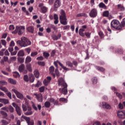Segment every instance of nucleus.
I'll return each mask as SVG.
<instances>
[{"instance_id":"f257e3e1","label":"nucleus","mask_w":125,"mask_h":125,"mask_svg":"<svg viewBox=\"0 0 125 125\" xmlns=\"http://www.w3.org/2000/svg\"><path fill=\"white\" fill-rule=\"evenodd\" d=\"M58 84L59 86L61 87L59 89L61 93H62V94L66 95V94L68 93V89H67L68 85L67 84V83H66L63 78H60L58 80Z\"/></svg>"},{"instance_id":"f03ea898","label":"nucleus","mask_w":125,"mask_h":125,"mask_svg":"<svg viewBox=\"0 0 125 125\" xmlns=\"http://www.w3.org/2000/svg\"><path fill=\"white\" fill-rule=\"evenodd\" d=\"M21 108L23 112H24L25 116H32V114H33V111H32V107L29 106V103L28 102L22 104Z\"/></svg>"},{"instance_id":"7ed1b4c3","label":"nucleus","mask_w":125,"mask_h":125,"mask_svg":"<svg viewBox=\"0 0 125 125\" xmlns=\"http://www.w3.org/2000/svg\"><path fill=\"white\" fill-rule=\"evenodd\" d=\"M17 44H19L21 47H26L28 45H31L32 42L25 37L21 38V41H17Z\"/></svg>"},{"instance_id":"20e7f679","label":"nucleus","mask_w":125,"mask_h":125,"mask_svg":"<svg viewBox=\"0 0 125 125\" xmlns=\"http://www.w3.org/2000/svg\"><path fill=\"white\" fill-rule=\"evenodd\" d=\"M60 15L59 19L61 24L64 25H67L68 22L67 21V17L66 16L65 11L62 9L60 12Z\"/></svg>"},{"instance_id":"39448f33","label":"nucleus","mask_w":125,"mask_h":125,"mask_svg":"<svg viewBox=\"0 0 125 125\" xmlns=\"http://www.w3.org/2000/svg\"><path fill=\"white\" fill-rule=\"evenodd\" d=\"M111 26L116 30H122V25L120 21L117 20H113L111 22Z\"/></svg>"},{"instance_id":"423d86ee","label":"nucleus","mask_w":125,"mask_h":125,"mask_svg":"<svg viewBox=\"0 0 125 125\" xmlns=\"http://www.w3.org/2000/svg\"><path fill=\"white\" fill-rule=\"evenodd\" d=\"M25 32V26H16L15 31H13V34H17L21 35L24 33Z\"/></svg>"},{"instance_id":"0eeeda50","label":"nucleus","mask_w":125,"mask_h":125,"mask_svg":"<svg viewBox=\"0 0 125 125\" xmlns=\"http://www.w3.org/2000/svg\"><path fill=\"white\" fill-rule=\"evenodd\" d=\"M57 63H58L59 65H60V66H61L62 69H64V71H70V69L69 68H67L66 67L63 65V64L59 62V61H57L54 62V64L57 68H58V65L57 64Z\"/></svg>"},{"instance_id":"6e6552de","label":"nucleus","mask_w":125,"mask_h":125,"mask_svg":"<svg viewBox=\"0 0 125 125\" xmlns=\"http://www.w3.org/2000/svg\"><path fill=\"white\" fill-rule=\"evenodd\" d=\"M12 106L14 108H15L16 111L18 115V116H21V113L22 112V110H21V108H20V107H19L17 104H16L15 103H13L12 104Z\"/></svg>"},{"instance_id":"1a4fd4ad","label":"nucleus","mask_w":125,"mask_h":125,"mask_svg":"<svg viewBox=\"0 0 125 125\" xmlns=\"http://www.w3.org/2000/svg\"><path fill=\"white\" fill-rule=\"evenodd\" d=\"M19 71L23 74H26L28 73V70L25 69V65L24 64H21L19 66Z\"/></svg>"},{"instance_id":"9d476101","label":"nucleus","mask_w":125,"mask_h":125,"mask_svg":"<svg viewBox=\"0 0 125 125\" xmlns=\"http://www.w3.org/2000/svg\"><path fill=\"white\" fill-rule=\"evenodd\" d=\"M12 91H13L14 93L17 95V97L19 99H23L24 98V96L21 93L19 92L17 90L15 89H12Z\"/></svg>"},{"instance_id":"9b49d317","label":"nucleus","mask_w":125,"mask_h":125,"mask_svg":"<svg viewBox=\"0 0 125 125\" xmlns=\"http://www.w3.org/2000/svg\"><path fill=\"white\" fill-rule=\"evenodd\" d=\"M89 16L92 18H94L96 16H97V10L96 9H93L89 13Z\"/></svg>"},{"instance_id":"f8f14e48","label":"nucleus","mask_w":125,"mask_h":125,"mask_svg":"<svg viewBox=\"0 0 125 125\" xmlns=\"http://www.w3.org/2000/svg\"><path fill=\"white\" fill-rule=\"evenodd\" d=\"M34 95L36 96L38 102H42L43 98H42V93H39L38 94H34Z\"/></svg>"},{"instance_id":"ddd939ff","label":"nucleus","mask_w":125,"mask_h":125,"mask_svg":"<svg viewBox=\"0 0 125 125\" xmlns=\"http://www.w3.org/2000/svg\"><path fill=\"white\" fill-rule=\"evenodd\" d=\"M101 105L102 106L103 108L104 109H106V110H110V109H111V106L110 104H108L106 102L102 103Z\"/></svg>"},{"instance_id":"4468645a","label":"nucleus","mask_w":125,"mask_h":125,"mask_svg":"<svg viewBox=\"0 0 125 125\" xmlns=\"http://www.w3.org/2000/svg\"><path fill=\"white\" fill-rule=\"evenodd\" d=\"M61 5V0H55V3L54 4V9H57L58 7H60Z\"/></svg>"},{"instance_id":"2eb2a0df","label":"nucleus","mask_w":125,"mask_h":125,"mask_svg":"<svg viewBox=\"0 0 125 125\" xmlns=\"http://www.w3.org/2000/svg\"><path fill=\"white\" fill-rule=\"evenodd\" d=\"M117 116L120 119H125V114L124 112L122 111H117Z\"/></svg>"},{"instance_id":"dca6fc26","label":"nucleus","mask_w":125,"mask_h":125,"mask_svg":"<svg viewBox=\"0 0 125 125\" xmlns=\"http://www.w3.org/2000/svg\"><path fill=\"white\" fill-rule=\"evenodd\" d=\"M49 71L50 75H52L53 78H55V74H54V66H51L49 68Z\"/></svg>"},{"instance_id":"f3484780","label":"nucleus","mask_w":125,"mask_h":125,"mask_svg":"<svg viewBox=\"0 0 125 125\" xmlns=\"http://www.w3.org/2000/svg\"><path fill=\"white\" fill-rule=\"evenodd\" d=\"M59 18L58 17V15L57 14H55L54 15V19L55 20L54 23L56 25H57V24L59 23V21L58 20Z\"/></svg>"},{"instance_id":"a211bd4d","label":"nucleus","mask_w":125,"mask_h":125,"mask_svg":"<svg viewBox=\"0 0 125 125\" xmlns=\"http://www.w3.org/2000/svg\"><path fill=\"white\" fill-rule=\"evenodd\" d=\"M117 9L120 11H125V7L124 6V5L119 4L117 5Z\"/></svg>"},{"instance_id":"6ab92c4d","label":"nucleus","mask_w":125,"mask_h":125,"mask_svg":"<svg viewBox=\"0 0 125 125\" xmlns=\"http://www.w3.org/2000/svg\"><path fill=\"white\" fill-rule=\"evenodd\" d=\"M0 113L1 116H2L3 119H6V118H7L8 115L7 114V113H6L5 111L0 110Z\"/></svg>"},{"instance_id":"aec40b11","label":"nucleus","mask_w":125,"mask_h":125,"mask_svg":"<svg viewBox=\"0 0 125 125\" xmlns=\"http://www.w3.org/2000/svg\"><path fill=\"white\" fill-rule=\"evenodd\" d=\"M26 30L29 33L34 34V32L35 31V28H34V27L33 26H29L26 28Z\"/></svg>"},{"instance_id":"412c9836","label":"nucleus","mask_w":125,"mask_h":125,"mask_svg":"<svg viewBox=\"0 0 125 125\" xmlns=\"http://www.w3.org/2000/svg\"><path fill=\"white\" fill-rule=\"evenodd\" d=\"M84 31H85V30L80 28L79 31V34L80 36H81V37H84L85 33H83V32H84Z\"/></svg>"},{"instance_id":"4be33fe9","label":"nucleus","mask_w":125,"mask_h":125,"mask_svg":"<svg viewBox=\"0 0 125 125\" xmlns=\"http://www.w3.org/2000/svg\"><path fill=\"white\" fill-rule=\"evenodd\" d=\"M1 103H3L4 105H6V104H8L9 103V101L5 98H2Z\"/></svg>"},{"instance_id":"5701e85b","label":"nucleus","mask_w":125,"mask_h":125,"mask_svg":"<svg viewBox=\"0 0 125 125\" xmlns=\"http://www.w3.org/2000/svg\"><path fill=\"white\" fill-rule=\"evenodd\" d=\"M99 7H100V8H104V9H107V6L103 2L100 3L99 4Z\"/></svg>"},{"instance_id":"b1692460","label":"nucleus","mask_w":125,"mask_h":125,"mask_svg":"<svg viewBox=\"0 0 125 125\" xmlns=\"http://www.w3.org/2000/svg\"><path fill=\"white\" fill-rule=\"evenodd\" d=\"M65 65L67 67H69L70 68H73V63H72V62H71L70 61H66L65 62Z\"/></svg>"},{"instance_id":"393cba45","label":"nucleus","mask_w":125,"mask_h":125,"mask_svg":"<svg viewBox=\"0 0 125 125\" xmlns=\"http://www.w3.org/2000/svg\"><path fill=\"white\" fill-rule=\"evenodd\" d=\"M60 38H61V34H58L57 36L55 35L53 37V40L54 41H57L58 40H59V39H60Z\"/></svg>"},{"instance_id":"a878e982","label":"nucleus","mask_w":125,"mask_h":125,"mask_svg":"<svg viewBox=\"0 0 125 125\" xmlns=\"http://www.w3.org/2000/svg\"><path fill=\"white\" fill-rule=\"evenodd\" d=\"M21 118L22 119H24V120H25L27 123V124H28V123L31 122V118L30 117H27L24 115H22L21 116Z\"/></svg>"},{"instance_id":"bb28decb","label":"nucleus","mask_w":125,"mask_h":125,"mask_svg":"<svg viewBox=\"0 0 125 125\" xmlns=\"http://www.w3.org/2000/svg\"><path fill=\"white\" fill-rule=\"evenodd\" d=\"M26 68L29 72H33V69H32V65L31 64H28L26 65Z\"/></svg>"},{"instance_id":"cd10ccee","label":"nucleus","mask_w":125,"mask_h":125,"mask_svg":"<svg viewBox=\"0 0 125 125\" xmlns=\"http://www.w3.org/2000/svg\"><path fill=\"white\" fill-rule=\"evenodd\" d=\"M8 82L11 83V84H16V80L11 78L8 79Z\"/></svg>"},{"instance_id":"c85d7f7f","label":"nucleus","mask_w":125,"mask_h":125,"mask_svg":"<svg viewBox=\"0 0 125 125\" xmlns=\"http://www.w3.org/2000/svg\"><path fill=\"white\" fill-rule=\"evenodd\" d=\"M32 61V58L30 56H27L25 59V63L28 64V63H30Z\"/></svg>"},{"instance_id":"c756f323","label":"nucleus","mask_w":125,"mask_h":125,"mask_svg":"<svg viewBox=\"0 0 125 125\" xmlns=\"http://www.w3.org/2000/svg\"><path fill=\"white\" fill-rule=\"evenodd\" d=\"M83 16H84V17H87V15H86V14H85V13H80V14H78L76 15V17H82Z\"/></svg>"},{"instance_id":"7c9ffc66","label":"nucleus","mask_w":125,"mask_h":125,"mask_svg":"<svg viewBox=\"0 0 125 125\" xmlns=\"http://www.w3.org/2000/svg\"><path fill=\"white\" fill-rule=\"evenodd\" d=\"M115 52L119 54H123L124 53V50L121 48H118L116 50Z\"/></svg>"},{"instance_id":"2f4dec72","label":"nucleus","mask_w":125,"mask_h":125,"mask_svg":"<svg viewBox=\"0 0 125 125\" xmlns=\"http://www.w3.org/2000/svg\"><path fill=\"white\" fill-rule=\"evenodd\" d=\"M34 74L36 78H37V79H39V77H40V72H39V70H36L34 72Z\"/></svg>"},{"instance_id":"473e14b6","label":"nucleus","mask_w":125,"mask_h":125,"mask_svg":"<svg viewBox=\"0 0 125 125\" xmlns=\"http://www.w3.org/2000/svg\"><path fill=\"white\" fill-rule=\"evenodd\" d=\"M41 11L42 13H45L47 11V7L45 6H43L41 8Z\"/></svg>"},{"instance_id":"72a5a7b5","label":"nucleus","mask_w":125,"mask_h":125,"mask_svg":"<svg viewBox=\"0 0 125 125\" xmlns=\"http://www.w3.org/2000/svg\"><path fill=\"white\" fill-rule=\"evenodd\" d=\"M0 89L2 91H4V92H5V93H6V92H8V90L5 87H3L2 86H0Z\"/></svg>"},{"instance_id":"f704fd0d","label":"nucleus","mask_w":125,"mask_h":125,"mask_svg":"<svg viewBox=\"0 0 125 125\" xmlns=\"http://www.w3.org/2000/svg\"><path fill=\"white\" fill-rule=\"evenodd\" d=\"M25 55V53H24L23 50H20L18 53V56H24Z\"/></svg>"},{"instance_id":"c9c22d12","label":"nucleus","mask_w":125,"mask_h":125,"mask_svg":"<svg viewBox=\"0 0 125 125\" xmlns=\"http://www.w3.org/2000/svg\"><path fill=\"white\" fill-rule=\"evenodd\" d=\"M44 105L46 108H49L51 105V104H50V102L46 101L44 103Z\"/></svg>"},{"instance_id":"e433bc0d","label":"nucleus","mask_w":125,"mask_h":125,"mask_svg":"<svg viewBox=\"0 0 125 125\" xmlns=\"http://www.w3.org/2000/svg\"><path fill=\"white\" fill-rule=\"evenodd\" d=\"M96 68L97 70H98V71H100V72H104V71H105V68L102 67L96 66Z\"/></svg>"},{"instance_id":"4c0bfd02","label":"nucleus","mask_w":125,"mask_h":125,"mask_svg":"<svg viewBox=\"0 0 125 125\" xmlns=\"http://www.w3.org/2000/svg\"><path fill=\"white\" fill-rule=\"evenodd\" d=\"M8 109L10 113H14V108L11 105H9Z\"/></svg>"},{"instance_id":"58836bf2","label":"nucleus","mask_w":125,"mask_h":125,"mask_svg":"<svg viewBox=\"0 0 125 125\" xmlns=\"http://www.w3.org/2000/svg\"><path fill=\"white\" fill-rule=\"evenodd\" d=\"M30 83H33L35 81V77L33 74H31L29 77Z\"/></svg>"},{"instance_id":"ea45409f","label":"nucleus","mask_w":125,"mask_h":125,"mask_svg":"<svg viewBox=\"0 0 125 125\" xmlns=\"http://www.w3.org/2000/svg\"><path fill=\"white\" fill-rule=\"evenodd\" d=\"M103 16L104 17H108L109 16V11H105L103 12Z\"/></svg>"},{"instance_id":"a19ab883","label":"nucleus","mask_w":125,"mask_h":125,"mask_svg":"<svg viewBox=\"0 0 125 125\" xmlns=\"http://www.w3.org/2000/svg\"><path fill=\"white\" fill-rule=\"evenodd\" d=\"M32 104V107L35 111H38V107L36 106V104H35V103L34 102H31Z\"/></svg>"},{"instance_id":"79ce46f5","label":"nucleus","mask_w":125,"mask_h":125,"mask_svg":"<svg viewBox=\"0 0 125 125\" xmlns=\"http://www.w3.org/2000/svg\"><path fill=\"white\" fill-rule=\"evenodd\" d=\"M23 80L24 81V82H26L27 83L29 82V77L28 76V75H24Z\"/></svg>"},{"instance_id":"37998d69","label":"nucleus","mask_w":125,"mask_h":125,"mask_svg":"<svg viewBox=\"0 0 125 125\" xmlns=\"http://www.w3.org/2000/svg\"><path fill=\"white\" fill-rule=\"evenodd\" d=\"M92 82L93 84H96L97 83V78L96 77H94L92 79Z\"/></svg>"},{"instance_id":"c03bdc74","label":"nucleus","mask_w":125,"mask_h":125,"mask_svg":"<svg viewBox=\"0 0 125 125\" xmlns=\"http://www.w3.org/2000/svg\"><path fill=\"white\" fill-rule=\"evenodd\" d=\"M6 95L8 96V97H9V98L10 99H12V96L11 93L10 92H9V91H8V92H7L6 93Z\"/></svg>"},{"instance_id":"a18cd8bd","label":"nucleus","mask_w":125,"mask_h":125,"mask_svg":"<svg viewBox=\"0 0 125 125\" xmlns=\"http://www.w3.org/2000/svg\"><path fill=\"white\" fill-rule=\"evenodd\" d=\"M1 122L2 123V125H8V124H9L8 122L6 121V120H2Z\"/></svg>"},{"instance_id":"49530a36","label":"nucleus","mask_w":125,"mask_h":125,"mask_svg":"<svg viewBox=\"0 0 125 125\" xmlns=\"http://www.w3.org/2000/svg\"><path fill=\"white\" fill-rule=\"evenodd\" d=\"M43 55L44 57H45V58H46L47 59V58H48V57H49V53L47 52H43Z\"/></svg>"},{"instance_id":"de8ad7c7","label":"nucleus","mask_w":125,"mask_h":125,"mask_svg":"<svg viewBox=\"0 0 125 125\" xmlns=\"http://www.w3.org/2000/svg\"><path fill=\"white\" fill-rule=\"evenodd\" d=\"M0 84H1V85H6V84H7V83L4 81H0Z\"/></svg>"},{"instance_id":"09e8293b","label":"nucleus","mask_w":125,"mask_h":125,"mask_svg":"<svg viewBox=\"0 0 125 125\" xmlns=\"http://www.w3.org/2000/svg\"><path fill=\"white\" fill-rule=\"evenodd\" d=\"M45 89V86H42L41 87L39 88V90L40 92H44Z\"/></svg>"},{"instance_id":"8fccbe9b","label":"nucleus","mask_w":125,"mask_h":125,"mask_svg":"<svg viewBox=\"0 0 125 125\" xmlns=\"http://www.w3.org/2000/svg\"><path fill=\"white\" fill-rule=\"evenodd\" d=\"M55 73L57 77H58V78H59V77H60V73H59V71L58 70V69L57 68L55 69Z\"/></svg>"},{"instance_id":"3c124183","label":"nucleus","mask_w":125,"mask_h":125,"mask_svg":"<svg viewBox=\"0 0 125 125\" xmlns=\"http://www.w3.org/2000/svg\"><path fill=\"white\" fill-rule=\"evenodd\" d=\"M38 64L39 66H44L45 65V63L44 62H38Z\"/></svg>"},{"instance_id":"603ef678","label":"nucleus","mask_w":125,"mask_h":125,"mask_svg":"<svg viewBox=\"0 0 125 125\" xmlns=\"http://www.w3.org/2000/svg\"><path fill=\"white\" fill-rule=\"evenodd\" d=\"M116 94L117 95V97H119V98H120V99H123V95H122V94H121L118 92H116Z\"/></svg>"},{"instance_id":"864d4df0","label":"nucleus","mask_w":125,"mask_h":125,"mask_svg":"<svg viewBox=\"0 0 125 125\" xmlns=\"http://www.w3.org/2000/svg\"><path fill=\"white\" fill-rule=\"evenodd\" d=\"M84 35L86 36V37H87V38H88V39H90L91 33L89 32H85Z\"/></svg>"},{"instance_id":"5fc2aeb1","label":"nucleus","mask_w":125,"mask_h":125,"mask_svg":"<svg viewBox=\"0 0 125 125\" xmlns=\"http://www.w3.org/2000/svg\"><path fill=\"white\" fill-rule=\"evenodd\" d=\"M15 29V27H14V25H10L9 27V29L10 31H13Z\"/></svg>"},{"instance_id":"6e6d98bb","label":"nucleus","mask_w":125,"mask_h":125,"mask_svg":"<svg viewBox=\"0 0 125 125\" xmlns=\"http://www.w3.org/2000/svg\"><path fill=\"white\" fill-rule=\"evenodd\" d=\"M44 85H48V84L50 82H48V81L47 79H45L43 82Z\"/></svg>"},{"instance_id":"4d7b16f0","label":"nucleus","mask_w":125,"mask_h":125,"mask_svg":"<svg viewBox=\"0 0 125 125\" xmlns=\"http://www.w3.org/2000/svg\"><path fill=\"white\" fill-rule=\"evenodd\" d=\"M14 76H16V78H17L18 77H20V74H19V73L17 71H15L14 72Z\"/></svg>"},{"instance_id":"13d9d810","label":"nucleus","mask_w":125,"mask_h":125,"mask_svg":"<svg viewBox=\"0 0 125 125\" xmlns=\"http://www.w3.org/2000/svg\"><path fill=\"white\" fill-rule=\"evenodd\" d=\"M1 42V43L4 45V46H5V45H6V41H5V40H2L0 41Z\"/></svg>"},{"instance_id":"bf43d9fd","label":"nucleus","mask_w":125,"mask_h":125,"mask_svg":"<svg viewBox=\"0 0 125 125\" xmlns=\"http://www.w3.org/2000/svg\"><path fill=\"white\" fill-rule=\"evenodd\" d=\"M36 55H38V52H32L31 54V56L32 57H35V56H36Z\"/></svg>"},{"instance_id":"052dcab7","label":"nucleus","mask_w":125,"mask_h":125,"mask_svg":"<svg viewBox=\"0 0 125 125\" xmlns=\"http://www.w3.org/2000/svg\"><path fill=\"white\" fill-rule=\"evenodd\" d=\"M36 59L37 60H38V61H42V60H43V57L42 56L38 57Z\"/></svg>"},{"instance_id":"680f3d73","label":"nucleus","mask_w":125,"mask_h":125,"mask_svg":"<svg viewBox=\"0 0 125 125\" xmlns=\"http://www.w3.org/2000/svg\"><path fill=\"white\" fill-rule=\"evenodd\" d=\"M99 35L100 36V37L102 39L104 37V34L103 33V32L100 31L99 32Z\"/></svg>"},{"instance_id":"e2e57ef3","label":"nucleus","mask_w":125,"mask_h":125,"mask_svg":"<svg viewBox=\"0 0 125 125\" xmlns=\"http://www.w3.org/2000/svg\"><path fill=\"white\" fill-rule=\"evenodd\" d=\"M25 51L28 53V54H30V52H31V48H27L25 49Z\"/></svg>"},{"instance_id":"0e129e2a","label":"nucleus","mask_w":125,"mask_h":125,"mask_svg":"<svg viewBox=\"0 0 125 125\" xmlns=\"http://www.w3.org/2000/svg\"><path fill=\"white\" fill-rule=\"evenodd\" d=\"M35 123L34 122V120L30 121L29 123H27L28 125H34Z\"/></svg>"},{"instance_id":"69168bd1","label":"nucleus","mask_w":125,"mask_h":125,"mask_svg":"<svg viewBox=\"0 0 125 125\" xmlns=\"http://www.w3.org/2000/svg\"><path fill=\"white\" fill-rule=\"evenodd\" d=\"M49 101H50V102H51V103H53L54 102H55V100L54 98H49L48 99Z\"/></svg>"},{"instance_id":"338daca9","label":"nucleus","mask_w":125,"mask_h":125,"mask_svg":"<svg viewBox=\"0 0 125 125\" xmlns=\"http://www.w3.org/2000/svg\"><path fill=\"white\" fill-rule=\"evenodd\" d=\"M55 53H56L55 50L52 51L51 52V56L52 57H53V56L55 55Z\"/></svg>"},{"instance_id":"774afa93","label":"nucleus","mask_w":125,"mask_h":125,"mask_svg":"<svg viewBox=\"0 0 125 125\" xmlns=\"http://www.w3.org/2000/svg\"><path fill=\"white\" fill-rule=\"evenodd\" d=\"M121 26H122V27H124V26H125V19H124L123 20V21L121 22Z\"/></svg>"}]
</instances>
